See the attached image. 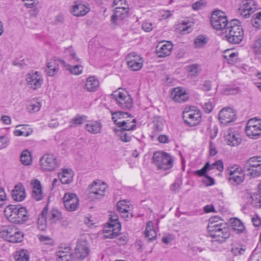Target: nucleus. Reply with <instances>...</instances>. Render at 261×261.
Segmentation results:
<instances>
[{
	"mask_svg": "<svg viewBox=\"0 0 261 261\" xmlns=\"http://www.w3.org/2000/svg\"><path fill=\"white\" fill-rule=\"evenodd\" d=\"M4 214L7 219L14 224H24L29 219L27 210L19 205L11 204L7 206L4 210Z\"/></svg>",
	"mask_w": 261,
	"mask_h": 261,
	"instance_id": "nucleus-1",
	"label": "nucleus"
},
{
	"mask_svg": "<svg viewBox=\"0 0 261 261\" xmlns=\"http://www.w3.org/2000/svg\"><path fill=\"white\" fill-rule=\"evenodd\" d=\"M225 33L226 40L229 43L234 44L241 42L244 36L242 27L238 19H232L229 22Z\"/></svg>",
	"mask_w": 261,
	"mask_h": 261,
	"instance_id": "nucleus-2",
	"label": "nucleus"
},
{
	"mask_svg": "<svg viewBox=\"0 0 261 261\" xmlns=\"http://www.w3.org/2000/svg\"><path fill=\"white\" fill-rule=\"evenodd\" d=\"M207 229L213 242L224 243L230 235L229 228L224 223L219 225L207 226Z\"/></svg>",
	"mask_w": 261,
	"mask_h": 261,
	"instance_id": "nucleus-3",
	"label": "nucleus"
},
{
	"mask_svg": "<svg viewBox=\"0 0 261 261\" xmlns=\"http://www.w3.org/2000/svg\"><path fill=\"white\" fill-rule=\"evenodd\" d=\"M184 123L188 126L198 125L201 120V114L199 110L195 107H187L182 112Z\"/></svg>",
	"mask_w": 261,
	"mask_h": 261,
	"instance_id": "nucleus-4",
	"label": "nucleus"
},
{
	"mask_svg": "<svg viewBox=\"0 0 261 261\" xmlns=\"http://www.w3.org/2000/svg\"><path fill=\"white\" fill-rule=\"evenodd\" d=\"M153 163L159 169L164 170L169 169L173 166L171 156L164 151H156L152 157Z\"/></svg>",
	"mask_w": 261,
	"mask_h": 261,
	"instance_id": "nucleus-5",
	"label": "nucleus"
},
{
	"mask_svg": "<svg viewBox=\"0 0 261 261\" xmlns=\"http://www.w3.org/2000/svg\"><path fill=\"white\" fill-rule=\"evenodd\" d=\"M121 224L118 221V217L113 215L110 218L109 222L103 229L104 237L108 239H114L120 233Z\"/></svg>",
	"mask_w": 261,
	"mask_h": 261,
	"instance_id": "nucleus-6",
	"label": "nucleus"
},
{
	"mask_svg": "<svg viewBox=\"0 0 261 261\" xmlns=\"http://www.w3.org/2000/svg\"><path fill=\"white\" fill-rule=\"evenodd\" d=\"M211 23L216 30H223L228 26L227 18L225 14L222 11L216 10L212 14Z\"/></svg>",
	"mask_w": 261,
	"mask_h": 261,
	"instance_id": "nucleus-7",
	"label": "nucleus"
},
{
	"mask_svg": "<svg viewBox=\"0 0 261 261\" xmlns=\"http://www.w3.org/2000/svg\"><path fill=\"white\" fill-rule=\"evenodd\" d=\"M247 174L252 177L261 175V156H254L249 158L245 165Z\"/></svg>",
	"mask_w": 261,
	"mask_h": 261,
	"instance_id": "nucleus-8",
	"label": "nucleus"
},
{
	"mask_svg": "<svg viewBox=\"0 0 261 261\" xmlns=\"http://www.w3.org/2000/svg\"><path fill=\"white\" fill-rule=\"evenodd\" d=\"M112 96L118 106L123 109L129 110L133 107V99L126 92H115Z\"/></svg>",
	"mask_w": 261,
	"mask_h": 261,
	"instance_id": "nucleus-9",
	"label": "nucleus"
},
{
	"mask_svg": "<svg viewBox=\"0 0 261 261\" xmlns=\"http://www.w3.org/2000/svg\"><path fill=\"white\" fill-rule=\"evenodd\" d=\"M43 77L40 72L32 71L25 75V81L29 87L36 90L41 87L43 83Z\"/></svg>",
	"mask_w": 261,
	"mask_h": 261,
	"instance_id": "nucleus-10",
	"label": "nucleus"
},
{
	"mask_svg": "<svg viewBox=\"0 0 261 261\" xmlns=\"http://www.w3.org/2000/svg\"><path fill=\"white\" fill-rule=\"evenodd\" d=\"M245 132L249 138L256 139L261 135V120L256 118L250 119L247 122Z\"/></svg>",
	"mask_w": 261,
	"mask_h": 261,
	"instance_id": "nucleus-11",
	"label": "nucleus"
},
{
	"mask_svg": "<svg viewBox=\"0 0 261 261\" xmlns=\"http://www.w3.org/2000/svg\"><path fill=\"white\" fill-rule=\"evenodd\" d=\"M229 182L233 186L242 183L244 180V174L241 167L234 166L228 170Z\"/></svg>",
	"mask_w": 261,
	"mask_h": 261,
	"instance_id": "nucleus-12",
	"label": "nucleus"
},
{
	"mask_svg": "<svg viewBox=\"0 0 261 261\" xmlns=\"http://www.w3.org/2000/svg\"><path fill=\"white\" fill-rule=\"evenodd\" d=\"M236 118L235 112L230 108L222 109L218 114L219 121L224 125L230 124L236 119Z\"/></svg>",
	"mask_w": 261,
	"mask_h": 261,
	"instance_id": "nucleus-13",
	"label": "nucleus"
},
{
	"mask_svg": "<svg viewBox=\"0 0 261 261\" xmlns=\"http://www.w3.org/2000/svg\"><path fill=\"white\" fill-rule=\"evenodd\" d=\"M90 252L89 247L87 240L84 238L79 239L75 249V254L81 260L84 259Z\"/></svg>",
	"mask_w": 261,
	"mask_h": 261,
	"instance_id": "nucleus-14",
	"label": "nucleus"
},
{
	"mask_svg": "<svg viewBox=\"0 0 261 261\" xmlns=\"http://www.w3.org/2000/svg\"><path fill=\"white\" fill-rule=\"evenodd\" d=\"M41 168L45 171H53L59 166L56 158L53 154L44 155L40 159Z\"/></svg>",
	"mask_w": 261,
	"mask_h": 261,
	"instance_id": "nucleus-15",
	"label": "nucleus"
},
{
	"mask_svg": "<svg viewBox=\"0 0 261 261\" xmlns=\"http://www.w3.org/2000/svg\"><path fill=\"white\" fill-rule=\"evenodd\" d=\"M126 60L128 68L132 71L140 70L143 65V58L135 53L128 54L126 57Z\"/></svg>",
	"mask_w": 261,
	"mask_h": 261,
	"instance_id": "nucleus-16",
	"label": "nucleus"
},
{
	"mask_svg": "<svg viewBox=\"0 0 261 261\" xmlns=\"http://www.w3.org/2000/svg\"><path fill=\"white\" fill-rule=\"evenodd\" d=\"M64 204L68 211H76L79 206V200L74 193H66L63 198Z\"/></svg>",
	"mask_w": 261,
	"mask_h": 261,
	"instance_id": "nucleus-17",
	"label": "nucleus"
},
{
	"mask_svg": "<svg viewBox=\"0 0 261 261\" xmlns=\"http://www.w3.org/2000/svg\"><path fill=\"white\" fill-rule=\"evenodd\" d=\"M256 9V5L253 0H245L239 8V12L242 17L248 18Z\"/></svg>",
	"mask_w": 261,
	"mask_h": 261,
	"instance_id": "nucleus-18",
	"label": "nucleus"
},
{
	"mask_svg": "<svg viewBox=\"0 0 261 261\" xmlns=\"http://www.w3.org/2000/svg\"><path fill=\"white\" fill-rule=\"evenodd\" d=\"M108 189L107 185L99 180L93 182L90 190V196H94L96 199L103 197Z\"/></svg>",
	"mask_w": 261,
	"mask_h": 261,
	"instance_id": "nucleus-19",
	"label": "nucleus"
},
{
	"mask_svg": "<svg viewBox=\"0 0 261 261\" xmlns=\"http://www.w3.org/2000/svg\"><path fill=\"white\" fill-rule=\"evenodd\" d=\"M223 168V164L221 160H218L212 164L206 162L201 169L195 171V174L199 176H202L205 175L208 171L216 169L221 172Z\"/></svg>",
	"mask_w": 261,
	"mask_h": 261,
	"instance_id": "nucleus-20",
	"label": "nucleus"
},
{
	"mask_svg": "<svg viewBox=\"0 0 261 261\" xmlns=\"http://www.w3.org/2000/svg\"><path fill=\"white\" fill-rule=\"evenodd\" d=\"M128 15V7L119 6L115 8L113 15L111 16V22L115 25L118 24L119 21L126 18Z\"/></svg>",
	"mask_w": 261,
	"mask_h": 261,
	"instance_id": "nucleus-21",
	"label": "nucleus"
},
{
	"mask_svg": "<svg viewBox=\"0 0 261 261\" xmlns=\"http://www.w3.org/2000/svg\"><path fill=\"white\" fill-rule=\"evenodd\" d=\"M60 65H66V62L60 59H51L47 63L46 71L49 76H54L59 71Z\"/></svg>",
	"mask_w": 261,
	"mask_h": 261,
	"instance_id": "nucleus-22",
	"label": "nucleus"
},
{
	"mask_svg": "<svg viewBox=\"0 0 261 261\" xmlns=\"http://www.w3.org/2000/svg\"><path fill=\"white\" fill-rule=\"evenodd\" d=\"M173 99L178 102H185L188 99V95L186 91L179 87L174 88L171 93Z\"/></svg>",
	"mask_w": 261,
	"mask_h": 261,
	"instance_id": "nucleus-23",
	"label": "nucleus"
},
{
	"mask_svg": "<svg viewBox=\"0 0 261 261\" xmlns=\"http://www.w3.org/2000/svg\"><path fill=\"white\" fill-rule=\"evenodd\" d=\"M31 184L33 189L32 197L36 201L42 200L44 196L40 182L38 180L35 179L32 181Z\"/></svg>",
	"mask_w": 261,
	"mask_h": 261,
	"instance_id": "nucleus-24",
	"label": "nucleus"
},
{
	"mask_svg": "<svg viewBox=\"0 0 261 261\" xmlns=\"http://www.w3.org/2000/svg\"><path fill=\"white\" fill-rule=\"evenodd\" d=\"M225 141L228 145L234 146L239 144L241 142V138L239 134L229 130L225 135Z\"/></svg>",
	"mask_w": 261,
	"mask_h": 261,
	"instance_id": "nucleus-25",
	"label": "nucleus"
},
{
	"mask_svg": "<svg viewBox=\"0 0 261 261\" xmlns=\"http://www.w3.org/2000/svg\"><path fill=\"white\" fill-rule=\"evenodd\" d=\"M172 49V45L169 42L164 44H159L156 48V54L159 57H165L170 54Z\"/></svg>",
	"mask_w": 261,
	"mask_h": 261,
	"instance_id": "nucleus-26",
	"label": "nucleus"
},
{
	"mask_svg": "<svg viewBox=\"0 0 261 261\" xmlns=\"http://www.w3.org/2000/svg\"><path fill=\"white\" fill-rule=\"evenodd\" d=\"M99 87V82L94 76L88 77L86 81L84 89L87 91L92 92L97 91Z\"/></svg>",
	"mask_w": 261,
	"mask_h": 261,
	"instance_id": "nucleus-27",
	"label": "nucleus"
},
{
	"mask_svg": "<svg viewBox=\"0 0 261 261\" xmlns=\"http://www.w3.org/2000/svg\"><path fill=\"white\" fill-rule=\"evenodd\" d=\"M89 11V9L81 3L75 2L71 6V12L75 16H83Z\"/></svg>",
	"mask_w": 261,
	"mask_h": 261,
	"instance_id": "nucleus-28",
	"label": "nucleus"
},
{
	"mask_svg": "<svg viewBox=\"0 0 261 261\" xmlns=\"http://www.w3.org/2000/svg\"><path fill=\"white\" fill-rule=\"evenodd\" d=\"M102 124L99 121H89L85 125V129L92 134H97L101 132Z\"/></svg>",
	"mask_w": 261,
	"mask_h": 261,
	"instance_id": "nucleus-29",
	"label": "nucleus"
},
{
	"mask_svg": "<svg viewBox=\"0 0 261 261\" xmlns=\"http://www.w3.org/2000/svg\"><path fill=\"white\" fill-rule=\"evenodd\" d=\"M48 214V206H45L41 214L38 216L37 225L38 228L41 231H44L47 227V216Z\"/></svg>",
	"mask_w": 261,
	"mask_h": 261,
	"instance_id": "nucleus-30",
	"label": "nucleus"
},
{
	"mask_svg": "<svg viewBox=\"0 0 261 261\" xmlns=\"http://www.w3.org/2000/svg\"><path fill=\"white\" fill-rule=\"evenodd\" d=\"M12 197L17 201H21L25 197V193L24 187L20 184L15 186L14 189L12 192Z\"/></svg>",
	"mask_w": 261,
	"mask_h": 261,
	"instance_id": "nucleus-31",
	"label": "nucleus"
},
{
	"mask_svg": "<svg viewBox=\"0 0 261 261\" xmlns=\"http://www.w3.org/2000/svg\"><path fill=\"white\" fill-rule=\"evenodd\" d=\"M16 128L14 132L15 136L28 137L33 132V128L28 124L18 125L16 126Z\"/></svg>",
	"mask_w": 261,
	"mask_h": 261,
	"instance_id": "nucleus-32",
	"label": "nucleus"
},
{
	"mask_svg": "<svg viewBox=\"0 0 261 261\" xmlns=\"http://www.w3.org/2000/svg\"><path fill=\"white\" fill-rule=\"evenodd\" d=\"M23 232L15 226L7 241L10 243H17L21 242L23 240Z\"/></svg>",
	"mask_w": 261,
	"mask_h": 261,
	"instance_id": "nucleus-33",
	"label": "nucleus"
},
{
	"mask_svg": "<svg viewBox=\"0 0 261 261\" xmlns=\"http://www.w3.org/2000/svg\"><path fill=\"white\" fill-rule=\"evenodd\" d=\"M73 174L70 169H65L59 173L58 177L63 184H69L72 181Z\"/></svg>",
	"mask_w": 261,
	"mask_h": 261,
	"instance_id": "nucleus-34",
	"label": "nucleus"
},
{
	"mask_svg": "<svg viewBox=\"0 0 261 261\" xmlns=\"http://www.w3.org/2000/svg\"><path fill=\"white\" fill-rule=\"evenodd\" d=\"M58 261H68L70 259H74L73 255L70 251L69 248L64 250H60L56 253Z\"/></svg>",
	"mask_w": 261,
	"mask_h": 261,
	"instance_id": "nucleus-35",
	"label": "nucleus"
},
{
	"mask_svg": "<svg viewBox=\"0 0 261 261\" xmlns=\"http://www.w3.org/2000/svg\"><path fill=\"white\" fill-rule=\"evenodd\" d=\"M136 123V119H133L132 121L129 120H122L121 122L117 123V125L120 127L121 130L129 131L135 129Z\"/></svg>",
	"mask_w": 261,
	"mask_h": 261,
	"instance_id": "nucleus-36",
	"label": "nucleus"
},
{
	"mask_svg": "<svg viewBox=\"0 0 261 261\" xmlns=\"http://www.w3.org/2000/svg\"><path fill=\"white\" fill-rule=\"evenodd\" d=\"M230 221L231 227L236 233L240 234L245 232V227L240 219L234 218L231 219Z\"/></svg>",
	"mask_w": 261,
	"mask_h": 261,
	"instance_id": "nucleus-37",
	"label": "nucleus"
},
{
	"mask_svg": "<svg viewBox=\"0 0 261 261\" xmlns=\"http://www.w3.org/2000/svg\"><path fill=\"white\" fill-rule=\"evenodd\" d=\"M50 224L56 223L62 219L61 212L57 209L53 208L48 213L47 218Z\"/></svg>",
	"mask_w": 261,
	"mask_h": 261,
	"instance_id": "nucleus-38",
	"label": "nucleus"
},
{
	"mask_svg": "<svg viewBox=\"0 0 261 261\" xmlns=\"http://www.w3.org/2000/svg\"><path fill=\"white\" fill-rule=\"evenodd\" d=\"M145 235L149 240H154L156 237V233L154 230L153 224L151 221L148 222L146 224Z\"/></svg>",
	"mask_w": 261,
	"mask_h": 261,
	"instance_id": "nucleus-39",
	"label": "nucleus"
},
{
	"mask_svg": "<svg viewBox=\"0 0 261 261\" xmlns=\"http://www.w3.org/2000/svg\"><path fill=\"white\" fill-rule=\"evenodd\" d=\"M29 251L25 249L17 251L14 255L15 261H29L30 259Z\"/></svg>",
	"mask_w": 261,
	"mask_h": 261,
	"instance_id": "nucleus-40",
	"label": "nucleus"
},
{
	"mask_svg": "<svg viewBox=\"0 0 261 261\" xmlns=\"http://www.w3.org/2000/svg\"><path fill=\"white\" fill-rule=\"evenodd\" d=\"M64 54L71 63L74 64L80 62V59L76 57L75 53L71 47L66 49Z\"/></svg>",
	"mask_w": 261,
	"mask_h": 261,
	"instance_id": "nucleus-41",
	"label": "nucleus"
},
{
	"mask_svg": "<svg viewBox=\"0 0 261 261\" xmlns=\"http://www.w3.org/2000/svg\"><path fill=\"white\" fill-rule=\"evenodd\" d=\"M87 117L84 115H76L70 121V127H75L81 125L87 121Z\"/></svg>",
	"mask_w": 261,
	"mask_h": 261,
	"instance_id": "nucleus-42",
	"label": "nucleus"
},
{
	"mask_svg": "<svg viewBox=\"0 0 261 261\" xmlns=\"http://www.w3.org/2000/svg\"><path fill=\"white\" fill-rule=\"evenodd\" d=\"M66 68V70L69 71V72L74 75H80L81 74L83 70V67L82 65H71L68 64H66V65L64 66Z\"/></svg>",
	"mask_w": 261,
	"mask_h": 261,
	"instance_id": "nucleus-43",
	"label": "nucleus"
},
{
	"mask_svg": "<svg viewBox=\"0 0 261 261\" xmlns=\"http://www.w3.org/2000/svg\"><path fill=\"white\" fill-rule=\"evenodd\" d=\"M15 227L13 225L3 226L0 231L1 237L7 241Z\"/></svg>",
	"mask_w": 261,
	"mask_h": 261,
	"instance_id": "nucleus-44",
	"label": "nucleus"
},
{
	"mask_svg": "<svg viewBox=\"0 0 261 261\" xmlns=\"http://www.w3.org/2000/svg\"><path fill=\"white\" fill-rule=\"evenodd\" d=\"M152 122L154 132L159 133L163 130L164 126V121L161 117H154Z\"/></svg>",
	"mask_w": 261,
	"mask_h": 261,
	"instance_id": "nucleus-45",
	"label": "nucleus"
},
{
	"mask_svg": "<svg viewBox=\"0 0 261 261\" xmlns=\"http://www.w3.org/2000/svg\"><path fill=\"white\" fill-rule=\"evenodd\" d=\"M251 204L256 208L261 207V193L260 192L255 193L250 196Z\"/></svg>",
	"mask_w": 261,
	"mask_h": 261,
	"instance_id": "nucleus-46",
	"label": "nucleus"
},
{
	"mask_svg": "<svg viewBox=\"0 0 261 261\" xmlns=\"http://www.w3.org/2000/svg\"><path fill=\"white\" fill-rule=\"evenodd\" d=\"M21 163L24 165H29L31 164L32 158L31 153L28 150L22 151L20 155Z\"/></svg>",
	"mask_w": 261,
	"mask_h": 261,
	"instance_id": "nucleus-47",
	"label": "nucleus"
},
{
	"mask_svg": "<svg viewBox=\"0 0 261 261\" xmlns=\"http://www.w3.org/2000/svg\"><path fill=\"white\" fill-rule=\"evenodd\" d=\"M112 120L117 125V123L121 122L122 121L121 118H124L128 117V114L127 113L123 112H116L112 114Z\"/></svg>",
	"mask_w": 261,
	"mask_h": 261,
	"instance_id": "nucleus-48",
	"label": "nucleus"
},
{
	"mask_svg": "<svg viewBox=\"0 0 261 261\" xmlns=\"http://www.w3.org/2000/svg\"><path fill=\"white\" fill-rule=\"evenodd\" d=\"M118 136L119 137L120 139L124 142H129L132 139V136L130 133H126V130H118L116 132Z\"/></svg>",
	"mask_w": 261,
	"mask_h": 261,
	"instance_id": "nucleus-49",
	"label": "nucleus"
},
{
	"mask_svg": "<svg viewBox=\"0 0 261 261\" xmlns=\"http://www.w3.org/2000/svg\"><path fill=\"white\" fill-rule=\"evenodd\" d=\"M125 200H120L117 204V208L119 212H124L127 211H132V207L130 204L128 203Z\"/></svg>",
	"mask_w": 261,
	"mask_h": 261,
	"instance_id": "nucleus-50",
	"label": "nucleus"
},
{
	"mask_svg": "<svg viewBox=\"0 0 261 261\" xmlns=\"http://www.w3.org/2000/svg\"><path fill=\"white\" fill-rule=\"evenodd\" d=\"M251 23L254 27L261 29V11L257 12L252 16Z\"/></svg>",
	"mask_w": 261,
	"mask_h": 261,
	"instance_id": "nucleus-51",
	"label": "nucleus"
},
{
	"mask_svg": "<svg viewBox=\"0 0 261 261\" xmlns=\"http://www.w3.org/2000/svg\"><path fill=\"white\" fill-rule=\"evenodd\" d=\"M207 42L206 38L203 35H199L194 40L196 47L200 48L204 46Z\"/></svg>",
	"mask_w": 261,
	"mask_h": 261,
	"instance_id": "nucleus-52",
	"label": "nucleus"
},
{
	"mask_svg": "<svg viewBox=\"0 0 261 261\" xmlns=\"http://www.w3.org/2000/svg\"><path fill=\"white\" fill-rule=\"evenodd\" d=\"M186 69L190 76H195L200 70V66L198 64H192L186 66Z\"/></svg>",
	"mask_w": 261,
	"mask_h": 261,
	"instance_id": "nucleus-53",
	"label": "nucleus"
},
{
	"mask_svg": "<svg viewBox=\"0 0 261 261\" xmlns=\"http://www.w3.org/2000/svg\"><path fill=\"white\" fill-rule=\"evenodd\" d=\"M214 103V98H210L207 102H205L203 103L202 107L206 113H209L211 112L213 108Z\"/></svg>",
	"mask_w": 261,
	"mask_h": 261,
	"instance_id": "nucleus-54",
	"label": "nucleus"
},
{
	"mask_svg": "<svg viewBox=\"0 0 261 261\" xmlns=\"http://www.w3.org/2000/svg\"><path fill=\"white\" fill-rule=\"evenodd\" d=\"M41 107V105L39 102L34 101L31 102L29 106V110L30 112H38Z\"/></svg>",
	"mask_w": 261,
	"mask_h": 261,
	"instance_id": "nucleus-55",
	"label": "nucleus"
},
{
	"mask_svg": "<svg viewBox=\"0 0 261 261\" xmlns=\"http://www.w3.org/2000/svg\"><path fill=\"white\" fill-rule=\"evenodd\" d=\"M245 251V249L243 247L234 246L231 248V252L235 256L243 254Z\"/></svg>",
	"mask_w": 261,
	"mask_h": 261,
	"instance_id": "nucleus-56",
	"label": "nucleus"
},
{
	"mask_svg": "<svg viewBox=\"0 0 261 261\" xmlns=\"http://www.w3.org/2000/svg\"><path fill=\"white\" fill-rule=\"evenodd\" d=\"M127 234H124L115 241L119 246H122L126 244L128 240Z\"/></svg>",
	"mask_w": 261,
	"mask_h": 261,
	"instance_id": "nucleus-57",
	"label": "nucleus"
},
{
	"mask_svg": "<svg viewBox=\"0 0 261 261\" xmlns=\"http://www.w3.org/2000/svg\"><path fill=\"white\" fill-rule=\"evenodd\" d=\"M209 151L212 156L215 155L218 152L215 144L212 141L209 143Z\"/></svg>",
	"mask_w": 261,
	"mask_h": 261,
	"instance_id": "nucleus-58",
	"label": "nucleus"
},
{
	"mask_svg": "<svg viewBox=\"0 0 261 261\" xmlns=\"http://www.w3.org/2000/svg\"><path fill=\"white\" fill-rule=\"evenodd\" d=\"M220 220V217L218 216H214L211 217L209 219V224L208 226H213V225H219L220 224H223V223H220L216 224V223L218 222Z\"/></svg>",
	"mask_w": 261,
	"mask_h": 261,
	"instance_id": "nucleus-59",
	"label": "nucleus"
},
{
	"mask_svg": "<svg viewBox=\"0 0 261 261\" xmlns=\"http://www.w3.org/2000/svg\"><path fill=\"white\" fill-rule=\"evenodd\" d=\"M203 176H204V179L203 180V182L205 185L208 186L214 185V179L213 178L206 174Z\"/></svg>",
	"mask_w": 261,
	"mask_h": 261,
	"instance_id": "nucleus-60",
	"label": "nucleus"
},
{
	"mask_svg": "<svg viewBox=\"0 0 261 261\" xmlns=\"http://www.w3.org/2000/svg\"><path fill=\"white\" fill-rule=\"evenodd\" d=\"M227 60L228 61V63L230 64H233L236 62H237V55L234 53H230L228 57V58H227Z\"/></svg>",
	"mask_w": 261,
	"mask_h": 261,
	"instance_id": "nucleus-61",
	"label": "nucleus"
},
{
	"mask_svg": "<svg viewBox=\"0 0 261 261\" xmlns=\"http://www.w3.org/2000/svg\"><path fill=\"white\" fill-rule=\"evenodd\" d=\"M8 141V138L7 137H0V149L6 147L7 145Z\"/></svg>",
	"mask_w": 261,
	"mask_h": 261,
	"instance_id": "nucleus-62",
	"label": "nucleus"
},
{
	"mask_svg": "<svg viewBox=\"0 0 261 261\" xmlns=\"http://www.w3.org/2000/svg\"><path fill=\"white\" fill-rule=\"evenodd\" d=\"M122 218H124L126 220L128 219L131 218L133 217V215L132 211H127L124 212H119Z\"/></svg>",
	"mask_w": 261,
	"mask_h": 261,
	"instance_id": "nucleus-63",
	"label": "nucleus"
},
{
	"mask_svg": "<svg viewBox=\"0 0 261 261\" xmlns=\"http://www.w3.org/2000/svg\"><path fill=\"white\" fill-rule=\"evenodd\" d=\"M142 28L145 32H150L152 29V24L149 22H144L142 25Z\"/></svg>",
	"mask_w": 261,
	"mask_h": 261,
	"instance_id": "nucleus-64",
	"label": "nucleus"
}]
</instances>
